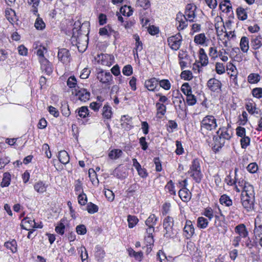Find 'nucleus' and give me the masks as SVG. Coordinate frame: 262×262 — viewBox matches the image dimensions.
<instances>
[{
  "label": "nucleus",
  "mask_w": 262,
  "mask_h": 262,
  "mask_svg": "<svg viewBox=\"0 0 262 262\" xmlns=\"http://www.w3.org/2000/svg\"><path fill=\"white\" fill-rule=\"evenodd\" d=\"M80 257H81L82 262H89V260L88 259V252H87L85 247L81 248Z\"/></svg>",
  "instance_id": "0e129e2a"
},
{
  "label": "nucleus",
  "mask_w": 262,
  "mask_h": 262,
  "mask_svg": "<svg viewBox=\"0 0 262 262\" xmlns=\"http://www.w3.org/2000/svg\"><path fill=\"white\" fill-rule=\"evenodd\" d=\"M228 53L225 51V50L223 49L219 52L218 56L223 61L226 62L228 60V57L226 55Z\"/></svg>",
  "instance_id": "774afa93"
},
{
  "label": "nucleus",
  "mask_w": 262,
  "mask_h": 262,
  "mask_svg": "<svg viewBox=\"0 0 262 262\" xmlns=\"http://www.w3.org/2000/svg\"><path fill=\"white\" fill-rule=\"evenodd\" d=\"M97 78L102 83L110 85L113 81V76L110 72L101 70L97 73Z\"/></svg>",
  "instance_id": "423d86ee"
},
{
  "label": "nucleus",
  "mask_w": 262,
  "mask_h": 262,
  "mask_svg": "<svg viewBox=\"0 0 262 262\" xmlns=\"http://www.w3.org/2000/svg\"><path fill=\"white\" fill-rule=\"evenodd\" d=\"M165 188L168 190L170 194L175 195L176 194V190H174V184L172 180H170L166 185Z\"/></svg>",
  "instance_id": "49530a36"
},
{
  "label": "nucleus",
  "mask_w": 262,
  "mask_h": 262,
  "mask_svg": "<svg viewBox=\"0 0 262 262\" xmlns=\"http://www.w3.org/2000/svg\"><path fill=\"white\" fill-rule=\"evenodd\" d=\"M222 85L221 82L214 78L210 79L207 82V86L212 92L219 93L221 91Z\"/></svg>",
  "instance_id": "9d476101"
},
{
  "label": "nucleus",
  "mask_w": 262,
  "mask_h": 262,
  "mask_svg": "<svg viewBox=\"0 0 262 262\" xmlns=\"http://www.w3.org/2000/svg\"><path fill=\"white\" fill-rule=\"evenodd\" d=\"M5 247L11 250L12 253H15L17 251V243L15 240L8 241L5 243Z\"/></svg>",
  "instance_id": "c9c22d12"
},
{
  "label": "nucleus",
  "mask_w": 262,
  "mask_h": 262,
  "mask_svg": "<svg viewBox=\"0 0 262 262\" xmlns=\"http://www.w3.org/2000/svg\"><path fill=\"white\" fill-rule=\"evenodd\" d=\"M40 3V0H28V4L31 6V11L35 15H38V6Z\"/></svg>",
  "instance_id": "cd10ccee"
},
{
  "label": "nucleus",
  "mask_w": 262,
  "mask_h": 262,
  "mask_svg": "<svg viewBox=\"0 0 262 262\" xmlns=\"http://www.w3.org/2000/svg\"><path fill=\"white\" fill-rule=\"evenodd\" d=\"M236 13L238 18L241 20H244L247 18V13L245 9L242 7L237 8Z\"/></svg>",
  "instance_id": "e433bc0d"
},
{
  "label": "nucleus",
  "mask_w": 262,
  "mask_h": 262,
  "mask_svg": "<svg viewBox=\"0 0 262 262\" xmlns=\"http://www.w3.org/2000/svg\"><path fill=\"white\" fill-rule=\"evenodd\" d=\"M174 220L169 216H166L163 220V226L164 230V236L166 238H172L174 236L173 230Z\"/></svg>",
  "instance_id": "20e7f679"
},
{
  "label": "nucleus",
  "mask_w": 262,
  "mask_h": 262,
  "mask_svg": "<svg viewBox=\"0 0 262 262\" xmlns=\"http://www.w3.org/2000/svg\"><path fill=\"white\" fill-rule=\"evenodd\" d=\"M184 236L187 239L190 238L194 233V228L192 223L190 220H187L183 229Z\"/></svg>",
  "instance_id": "f8f14e48"
},
{
  "label": "nucleus",
  "mask_w": 262,
  "mask_h": 262,
  "mask_svg": "<svg viewBox=\"0 0 262 262\" xmlns=\"http://www.w3.org/2000/svg\"><path fill=\"white\" fill-rule=\"evenodd\" d=\"M248 121V114L243 111L241 116H239L238 123L239 125H244Z\"/></svg>",
  "instance_id": "8fccbe9b"
},
{
  "label": "nucleus",
  "mask_w": 262,
  "mask_h": 262,
  "mask_svg": "<svg viewBox=\"0 0 262 262\" xmlns=\"http://www.w3.org/2000/svg\"><path fill=\"white\" fill-rule=\"evenodd\" d=\"M120 11L122 15L128 17L133 14V10L130 6L125 5L120 8Z\"/></svg>",
  "instance_id": "58836bf2"
},
{
  "label": "nucleus",
  "mask_w": 262,
  "mask_h": 262,
  "mask_svg": "<svg viewBox=\"0 0 262 262\" xmlns=\"http://www.w3.org/2000/svg\"><path fill=\"white\" fill-rule=\"evenodd\" d=\"M128 254L130 256L134 257L137 260L141 261L143 257V253L142 251L136 252L133 249H128Z\"/></svg>",
  "instance_id": "c85d7f7f"
},
{
  "label": "nucleus",
  "mask_w": 262,
  "mask_h": 262,
  "mask_svg": "<svg viewBox=\"0 0 262 262\" xmlns=\"http://www.w3.org/2000/svg\"><path fill=\"white\" fill-rule=\"evenodd\" d=\"M240 48L244 53H247L249 48V40L248 37L243 36L240 41Z\"/></svg>",
  "instance_id": "a878e982"
},
{
  "label": "nucleus",
  "mask_w": 262,
  "mask_h": 262,
  "mask_svg": "<svg viewBox=\"0 0 262 262\" xmlns=\"http://www.w3.org/2000/svg\"><path fill=\"white\" fill-rule=\"evenodd\" d=\"M72 93L74 94L79 100L83 102L89 100L91 95L90 93L86 89L79 87L75 88Z\"/></svg>",
  "instance_id": "0eeeda50"
},
{
  "label": "nucleus",
  "mask_w": 262,
  "mask_h": 262,
  "mask_svg": "<svg viewBox=\"0 0 262 262\" xmlns=\"http://www.w3.org/2000/svg\"><path fill=\"white\" fill-rule=\"evenodd\" d=\"M173 103L178 113L180 114L181 112H183L185 111V103L182 95H178V96L174 97Z\"/></svg>",
  "instance_id": "6e6552de"
},
{
  "label": "nucleus",
  "mask_w": 262,
  "mask_h": 262,
  "mask_svg": "<svg viewBox=\"0 0 262 262\" xmlns=\"http://www.w3.org/2000/svg\"><path fill=\"white\" fill-rule=\"evenodd\" d=\"M189 173L196 183H199L201 182L202 178V174L201 170L189 171Z\"/></svg>",
  "instance_id": "7c9ffc66"
},
{
  "label": "nucleus",
  "mask_w": 262,
  "mask_h": 262,
  "mask_svg": "<svg viewBox=\"0 0 262 262\" xmlns=\"http://www.w3.org/2000/svg\"><path fill=\"white\" fill-rule=\"evenodd\" d=\"M138 221L139 220L138 218L134 215H129L127 217L128 227L130 228H132L135 227L138 223Z\"/></svg>",
  "instance_id": "37998d69"
},
{
  "label": "nucleus",
  "mask_w": 262,
  "mask_h": 262,
  "mask_svg": "<svg viewBox=\"0 0 262 262\" xmlns=\"http://www.w3.org/2000/svg\"><path fill=\"white\" fill-rule=\"evenodd\" d=\"M217 126V120L212 115H207L201 121V133L204 135L208 134L209 131L215 129Z\"/></svg>",
  "instance_id": "7ed1b4c3"
},
{
  "label": "nucleus",
  "mask_w": 262,
  "mask_h": 262,
  "mask_svg": "<svg viewBox=\"0 0 262 262\" xmlns=\"http://www.w3.org/2000/svg\"><path fill=\"white\" fill-rule=\"evenodd\" d=\"M250 46L252 49L256 50L262 46V37L260 35H252L250 38Z\"/></svg>",
  "instance_id": "dca6fc26"
},
{
  "label": "nucleus",
  "mask_w": 262,
  "mask_h": 262,
  "mask_svg": "<svg viewBox=\"0 0 262 262\" xmlns=\"http://www.w3.org/2000/svg\"><path fill=\"white\" fill-rule=\"evenodd\" d=\"M196 7L193 4H189L187 5L185 9L184 16L187 17V20L190 22L194 21L196 17L195 11Z\"/></svg>",
  "instance_id": "1a4fd4ad"
},
{
  "label": "nucleus",
  "mask_w": 262,
  "mask_h": 262,
  "mask_svg": "<svg viewBox=\"0 0 262 262\" xmlns=\"http://www.w3.org/2000/svg\"><path fill=\"white\" fill-rule=\"evenodd\" d=\"M61 112H62L63 115H64L66 117H68L70 115L71 112H70V109L69 108V106L67 104V103H64L63 104H61Z\"/></svg>",
  "instance_id": "680f3d73"
},
{
  "label": "nucleus",
  "mask_w": 262,
  "mask_h": 262,
  "mask_svg": "<svg viewBox=\"0 0 262 262\" xmlns=\"http://www.w3.org/2000/svg\"><path fill=\"white\" fill-rule=\"evenodd\" d=\"M202 214L211 221L214 216L213 210L211 207H207L204 209Z\"/></svg>",
  "instance_id": "a18cd8bd"
},
{
  "label": "nucleus",
  "mask_w": 262,
  "mask_h": 262,
  "mask_svg": "<svg viewBox=\"0 0 262 262\" xmlns=\"http://www.w3.org/2000/svg\"><path fill=\"white\" fill-rule=\"evenodd\" d=\"M98 210V207L97 205L90 203L88 204L87 206V211L89 213L91 214H93L95 212H97Z\"/></svg>",
  "instance_id": "4d7b16f0"
},
{
  "label": "nucleus",
  "mask_w": 262,
  "mask_h": 262,
  "mask_svg": "<svg viewBox=\"0 0 262 262\" xmlns=\"http://www.w3.org/2000/svg\"><path fill=\"white\" fill-rule=\"evenodd\" d=\"M78 203L81 205H84L87 202V197L85 193H81L78 194Z\"/></svg>",
  "instance_id": "69168bd1"
},
{
  "label": "nucleus",
  "mask_w": 262,
  "mask_h": 262,
  "mask_svg": "<svg viewBox=\"0 0 262 262\" xmlns=\"http://www.w3.org/2000/svg\"><path fill=\"white\" fill-rule=\"evenodd\" d=\"M206 37L204 33H200L194 36V41L199 45H203L206 41Z\"/></svg>",
  "instance_id": "a19ab883"
},
{
  "label": "nucleus",
  "mask_w": 262,
  "mask_h": 262,
  "mask_svg": "<svg viewBox=\"0 0 262 262\" xmlns=\"http://www.w3.org/2000/svg\"><path fill=\"white\" fill-rule=\"evenodd\" d=\"M11 181V175L8 172H5L3 174V178L1 186L2 187H7L9 185Z\"/></svg>",
  "instance_id": "4c0bfd02"
},
{
  "label": "nucleus",
  "mask_w": 262,
  "mask_h": 262,
  "mask_svg": "<svg viewBox=\"0 0 262 262\" xmlns=\"http://www.w3.org/2000/svg\"><path fill=\"white\" fill-rule=\"evenodd\" d=\"M238 185L243 189L241 195L242 206L247 212L254 210L255 192L253 186L243 181L238 182Z\"/></svg>",
  "instance_id": "f257e3e1"
},
{
  "label": "nucleus",
  "mask_w": 262,
  "mask_h": 262,
  "mask_svg": "<svg viewBox=\"0 0 262 262\" xmlns=\"http://www.w3.org/2000/svg\"><path fill=\"white\" fill-rule=\"evenodd\" d=\"M234 231L238 235L245 238L248 237L249 232L244 224L237 225L234 228Z\"/></svg>",
  "instance_id": "f3484780"
},
{
  "label": "nucleus",
  "mask_w": 262,
  "mask_h": 262,
  "mask_svg": "<svg viewBox=\"0 0 262 262\" xmlns=\"http://www.w3.org/2000/svg\"><path fill=\"white\" fill-rule=\"evenodd\" d=\"M122 154L123 152L121 149H114L109 152L108 156L111 160H116L119 158Z\"/></svg>",
  "instance_id": "c756f323"
},
{
  "label": "nucleus",
  "mask_w": 262,
  "mask_h": 262,
  "mask_svg": "<svg viewBox=\"0 0 262 262\" xmlns=\"http://www.w3.org/2000/svg\"><path fill=\"white\" fill-rule=\"evenodd\" d=\"M181 77L182 79H184L185 80H191L193 76L192 73L190 71H183L181 74Z\"/></svg>",
  "instance_id": "6e6d98bb"
},
{
  "label": "nucleus",
  "mask_w": 262,
  "mask_h": 262,
  "mask_svg": "<svg viewBox=\"0 0 262 262\" xmlns=\"http://www.w3.org/2000/svg\"><path fill=\"white\" fill-rule=\"evenodd\" d=\"M256 104L252 100H248L246 104L245 107L247 111L251 114H258V108L256 107Z\"/></svg>",
  "instance_id": "aec40b11"
},
{
  "label": "nucleus",
  "mask_w": 262,
  "mask_h": 262,
  "mask_svg": "<svg viewBox=\"0 0 262 262\" xmlns=\"http://www.w3.org/2000/svg\"><path fill=\"white\" fill-rule=\"evenodd\" d=\"M67 85L70 88H75L77 85V80L74 76H70L67 82Z\"/></svg>",
  "instance_id": "603ef678"
},
{
  "label": "nucleus",
  "mask_w": 262,
  "mask_h": 262,
  "mask_svg": "<svg viewBox=\"0 0 262 262\" xmlns=\"http://www.w3.org/2000/svg\"><path fill=\"white\" fill-rule=\"evenodd\" d=\"M208 221L207 219L200 216L198 218L197 225L198 227L201 229H205L207 228L208 225Z\"/></svg>",
  "instance_id": "72a5a7b5"
},
{
  "label": "nucleus",
  "mask_w": 262,
  "mask_h": 262,
  "mask_svg": "<svg viewBox=\"0 0 262 262\" xmlns=\"http://www.w3.org/2000/svg\"><path fill=\"white\" fill-rule=\"evenodd\" d=\"M220 202L221 204L227 207H230L232 205V201L229 196L226 194H223L221 196Z\"/></svg>",
  "instance_id": "473e14b6"
},
{
  "label": "nucleus",
  "mask_w": 262,
  "mask_h": 262,
  "mask_svg": "<svg viewBox=\"0 0 262 262\" xmlns=\"http://www.w3.org/2000/svg\"><path fill=\"white\" fill-rule=\"evenodd\" d=\"M64 221V220H61L55 227L56 232L60 235H63L64 233L65 225L63 223Z\"/></svg>",
  "instance_id": "c03bdc74"
},
{
  "label": "nucleus",
  "mask_w": 262,
  "mask_h": 262,
  "mask_svg": "<svg viewBox=\"0 0 262 262\" xmlns=\"http://www.w3.org/2000/svg\"><path fill=\"white\" fill-rule=\"evenodd\" d=\"M158 84V81L155 78H152L145 82V86L150 91H154Z\"/></svg>",
  "instance_id": "412c9836"
},
{
  "label": "nucleus",
  "mask_w": 262,
  "mask_h": 262,
  "mask_svg": "<svg viewBox=\"0 0 262 262\" xmlns=\"http://www.w3.org/2000/svg\"><path fill=\"white\" fill-rule=\"evenodd\" d=\"M47 185H46L42 181H39L35 183L34 185V189L35 190L40 193H43L46 191Z\"/></svg>",
  "instance_id": "5701e85b"
},
{
  "label": "nucleus",
  "mask_w": 262,
  "mask_h": 262,
  "mask_svg": "<svg viewBox=\"0 0 262 262\" xmlns=\"http://www.w3.org/2000/svg\"><path fill=\"white\" fill-rule=\"evenodd\" d=\"M200 60L202 66H206L208 63V57L203 48L199 50Z\"/></svg>",
  "instance_id": "2f4dec72"
},
{
  "label": "nucleus",
  "mask_w": 262,
  "mask_h": 262,
  "mask_svg": "<svg viewBox=\"0 0 262 262\" xmlns=\"http://www.w3.org/2000/svg\"><path fill=\"white\" fill-rule=\"evenodd\" d=\"M176 21L179 23L177 28L179 31H181L187 27L188 26L187 21L189 20L182 13L179 12L177 14Z\"/></svg>",
  "instance_id": "ddd939ff"
},
{
  "label": "nucleus",
  "mask_w": 262,
  "mask_h": 262,
  "mask_svg": "<svg viewBox=\"0 0 262 262\" xmlns=\"http://www.w3.org/2000/svg\"><path fill=\"white\" fill-rule=\"evenodd\" d=\"M196 170H201L200 163L198 159H194L192 162L189 171Z\"/></svg>",
  "instance_id": "de8ad7c7"
},
{
  "label": "nucleus",
  "mask_w": 262,
  "mask_h": 262,
  "mask_svg": "<svg viewBox=\"0 0 262 262\" xmlns=\"http://www.w3.org/2000/svg\"><path fill=\"white\" fill-rule=\"evenodd\" d=\"M113 115V112L111 106L106 103L102 109V116L103 118L106 120H111Z\"/></svg>",
  "instance_id": "a211bd4d"
},
{
  "label": "nucleus",
  "mask_w": 262,
  "mask_h": 262,
  "mask_svg": "<svg viewBox=\"0 0 262 262\" xmlns=\"http://www.w3.org/2000/svg\"><path fill=\"white\" fill-rule=\"evenodd\" d=\"M220 8L223 12L229 13L232 11V5L230 1L224 0L220 4Z\"/></svg>",
  "instance_id": "b1692460"
},
{
  "label": "nucleus",
  "mask_w": 262,
  "mask_h": 262,
  "mask_svg": "<svg viewBox=\"0 0 262 262\" xmlns=\"http://www.w3.org/2000/svg\"><path fill=\"white\" fill-rule=\"evenodd\" d=\"M182 40V37L180 33L172 35L167 39L169 47L173 50L177 51L180 48Z\"/></svg>",
  "instance_id": "39448f33"
},
{
  "label": "nucleus",
  "mask_w": 262,
  "mask_h": 262,
  "mask_svg": "<svg viewBox=\"0 0 262 262\" xmlns=\"http://www.w3.org/2000/svg\"><path fill=\"white\" fill-rule=\"evenodd\" d=\"M227 70L231 72L230 74V77H233V82L235 83H237V71L235 66H234L232 63H228L227 65Z\"/></svg>",
  "instance_id": "4be33fe9"
},
{
  "label": "nucleus",
  "mask_w": 262,
  "mask_h": 262,
  "mask_svg": "<svg viewBox=\"0 0 262 262\" xmlns=\"http://www.w3.org/2000/svg\"><path fill=\"white\" fill-rule=\"evenodd\" d=\"M22 227L27 230H29V228H41L42 226L37 225L34 219H31L29 217L24 218L21 222Z\"/></svg>",
  "instance_id": "4468645a"
},
{
  "label": "nucleus",
  "mask_w": 262,
  "mask_h": 262,
  "mask_svg": "<svg viewBox=\"0 0 262 262\" xmlns=\"http://www.w3.org/2000/svg\"><path fill=\"white\" fill-rule=\"evenodd\" d=\"M250 139L249 137L245 136L241 140V146L243 148H246L250 144Z\"/></svg>",
  "instance_id": "338daca9"
},
{
  "label": "nucleus",
  "mask_w": 262,
  "mask_h": 262,
  "mask_svg": "<svg viewBox=\"0 0 262 262\" xmlns=\"http://www.w3.org/2000/svg\"><path fill=\"white\" fill-rule=\"evenodd\" d=\"M179 195L183 202H188L191 198V193L187 188H182L179 191Z\"/></svg>",
  "instance_id": "6ab92c4d"
},
{
  "label": "nucleus",
  "mask_w": 262,
  "mask_h": 262,
  "mask_svg": "<svg viewBox=\"0 0 262 262\" xmlns=\"http://www.w3.org/2000/svg\"><path fill=\"white\" fill-rule=\"evenodd\" d=\"M181 91L185 95L192 93L191 88L188 83H184L182 84Z\"/></svg>",
  "instance_id": "3c124183"
},
{
  "label": "nucleus",
  "mask_w": 262,
  "mask_h": 262,
  "mask_svg": "<svg viewBox=\"0 0 262 262\" xmlns=\"http://www.w3.org/2000/svg\"><path fill=\"white\" fill-rule=\"evenodd\" d=\"M158 217L154 214L149 215L145 221V224L147 226H154L156 225Z\"/></svg>",
  "instance_id": "ea45409f"
},
{
  "label": "nucleus",
  "mask_w": 262,
  "mask_h": 262,
  "mask_svg": "<svg viewBox=\"0 0 262 262\" xmlns=\"http://www.w3.org/2000/svg\"><path fill=\"white\" fill-rule=\"evenodd\" d=\"M41 69L43 72L47 75H50L53 72L52 64L46 58L39 59Z\"/></svg>",
  "instance_id": "2eb2a0df"
},
{
  "label": "nucleus",
  "mask_w": 262,
  "mask_h": 262,
  "mask_svg": "<svg viewBox=\"0 0 262 262\" xmlns=\"http://www.w3.org/2000/svg\"><path fill=\"white\" fill-rule=\"evenodd\" d=\"M122 73L125 76H130L133 73V68L130 64L125 66L122 69Z\"/></svg>",
  "instance_id": "e2e57ef3"
},
{
  "label": "nucleus",
  "mask_w": 262,
  "mask_h": 262,
  "mask_svg": "<svg viewBox=\"0 0 262 262\" xmlns=\"http://www.w3.org/2000/svg\"><path fill=\"white\" fill-rule=\"evenodd\" d=\"M78 115L81 118H85L89 115V110L86 106L81 107L78 111Z\"/></svg>",
  "instance_id": "bf43d9fd"
},
{
  "label": "nucleus",
  "mask_w": 262,
  "mask_h": 262,
  "mask_svg": "<svg viewBox=\"0 0 262 262\" xmlns=\"http://www.w3.org/2000/svg\"><path fill=\"white\" fill-rule=\"evenodd\" d=\"M186 101L189 105H193L196 103V98L194 95L192 94V93L186 95Z\"/></svg>",
  "instance_id": "052dcab7"
},
{
  "label": "nucleus",
  "mask_w": 262,
  "mask_h": 262,
  "mask_svg": "<svg viewBox=\"0 0 262 262\" xmlns=\"http://www.w3.org/2000/svg\"><path fill=\"white\" fill-rule=\"evenodd\" d=\"M75 191L77 194L83 192L82 183L80 180H77L75 182Z\"/></svg>",
  "instance_id": "864d4df0"
},
{
  "label": "nucleus",
  "mask_w": 262,
  "mask_h": 262,
  "mask_svg": "<svg viewBox=\"0 0 262 262\" xmlns=\"http://www.w3.org/2000/svg\"><path fill=\"white\" fill-rule=\"evenodd\" d=\"M215 71L218 74H222L225 72V66L223 63L216 62L215 64Z\"/></svg>",
  "instance_id": "13d9d810"
},
{
  "label": "nucleus",
  "mask_w": 262,
  "mask_h": 262,
  "mask_svg": "<svg viewBox=\"0 0 262 262\" xmlns=\"http://www.w3.org/2000/svg\"><path fill=\"white\" fill-rule=\"evenodd\" d=\"M58 159L63 164H67L70 161V157L68 152L65 150H61L59 152Z\"/></svg>",
  "instance_id": "bb28decb"
},
{
  "label": "nucleus",
  "mask_w": 262,
  "mask_h": 262,
  "mask_svg": "<svg viewBox=\"0 0 262 262\" xmlns=\"http://www.w3.org/2000/svg\"><path fill=\"white\" fill-rule=\"evenodd\" d=\"M58 59L63 63H68L71 60V55L68 50L65 48L60 49L58 50Z\"/></svg>",
  "instance_id": "9b49d317"
},
{
  "label": "nucleus",
  "mask_w": 262,
  "mask_h": 262,
  "mask_svg": "<svg viewBox=\"0 0 262 262\" xmlns=\"http://www.w3.org/2000/svg\"><path fill=\"white\" fill-rule=\"evenodd\" d=\"M156 106L157 110V114H160L162 116H163L166 113V106L164 104L159 102L156 103Z\"/></svg>",
  "instance_id": "09e8293b"
},
{
  "label": "nucleus",
  "mask_w": 262,
  "mask_h": 262,
  "mask_svg": "<svg viewBox=\"0 0 262 262\" xmlns=\"http://www.w3.org/2000/svg\"><path fill=\"white\" fill-rule=\"evenodd\" d=\"M37 16H38V17L36 18V19L35 20V22L34 24V26L36 29L42 30L46 27L45 23L42 20V18H41L40 17H39V14H38V15H37Z\"/></svg>",
  "instance_id": "79ce46f5"
},
{
  "label": "nucleus",
  "mask_w": 262,
  "mask_h": 262,
  "mask_svg": "<svg viewBox=\"0 0 262 262\" xmlns=\"http://www.w3.org/2000/svg\"><path fill=\"white\" fill-rule=\"evenodd\" d=\"M252 94L253 97L260 99L262 98V88H256L252 90Z\"/></svg>",
  "instance_id": "5fc2aeb1"
},
{
  "label": "nucleus",
  "mask_w": 262,
  "mask_h": 262,
  "mask_svg": "<svg viewBox=\"0 0 262 262\" xmlns=\"http://www.w3.org/2000/svg\"><path fill=\"white\" fill-rule=\"evenodd\" d=\"M95 256L98 261H102V259L105 255V252L103 248L97 245L95 247Z\"/></svg>",
  "instance_id": "393cba45"
},
{
  "label": "nucleus",
  "mask_w": 262,
  "mask_h": 262,
  "mask_svg": "<svg viewBox=\"0 0 262 262\" xmlns=\"http://www.w3.org/2000/svg\"><path fill=\"white\" fill-rule=\"evenodd\" d=\"M232 136V133L226 127L220 128L214 135L213 139V150L216 152L220 150L225 145L226 141H229Z\"/></svg>",
  "instance_id": "f03ea898"
},
{
  "label": "nucleus",
  "mask_w": 262,
  "mask_h": 262,
  "mask_svg": "<svg viewBox=\"0 0 262 262\" xmlns=\"http://www.w3.org/2000/svg\"><path fill=\"white\" fill-rule=\"evenodd\" d=\"M248 81L251 84L257 83L260 80V76L257 73H251L247 78Z\"/></svg>",
  "instance_id": "f704fd0d"
}]
</instances>
